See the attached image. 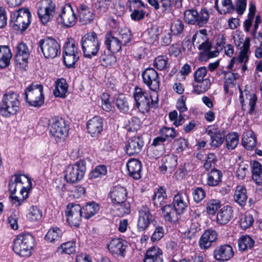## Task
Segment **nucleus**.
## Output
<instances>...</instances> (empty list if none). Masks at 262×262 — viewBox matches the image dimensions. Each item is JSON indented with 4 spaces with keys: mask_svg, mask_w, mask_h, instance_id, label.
I'll use <instances>...</instances> for the list:
<instances>
[{
    "mask_svg": "<svg viewBox=\"0 0 262 262\" xmlns=\"http://www.w3.org/2000/svg\"><path fill=\"white\" fill-rule=\"evenodd\" d=\"M31 180L25 175L14 174L11 177L9 184V189L11 193L12 202L19 206L28 197L31 190Z\"/></svg>",
    "mask_w": 262,
    "mask_h": 262,
    "instance_id": "obj_1",
    "label": "nucleus"
},
{
    "mask_svg": "<svg viewBox=\"0 0 262 262\" xmlns=\"http://www.w3.org/2000/svg\"><path fill=\"white\" fill-rule=\"evenodd\" d=\"M39 124L43 126L48 125L50 135L56 142L63 141L68 136L69 126L68 122L62 117L43 118Z\"/></svg>",
    "mask_w": 262,
    "mask_h": 262,
    "instance_id": "obj_2",
    "label": "nucleus"
},
{
    "mask_svg": "<svg viewBox=\"0 0 262 262\" xmlns=\"http://www.w3.org/2000/svg\"><path fill=\"white\" fill-rule=\"evenodd\" d=\"M135 105L140 111L147 112L150 106L156 107L158 106V96L156 92H153L150 95L142 89L136 87L134 92Z\"/></svg>",
    "mask_w": 262,
    "mask_h": 262,
    "instance_id": "obj_3",
    "label": "nucleus"
},
{
    "mask_svg": "<svg viewBox=\"0 0 262 262\" xmlns=\"http://www.w3.org/2000/svg\"><path fill=\"white\" fill-rule=\"evenodd\" d=\"M20 103L18 96L12 91H9L3 96L0 105V114L5 117L14 115L17 112Z\"/></svg>",
    "mask_w": 262,
    "mask_h": 262,
    "instance_id": "obj_4",
    "label": "nucleus"
},
{
    "mask_svg": "<svg viewBox=\"0 0 262 262\" xmlns=\"http://www.w3.org/2000/svg\"><path fill=\"white\" fill-rule=\"evenodd\" d=\"M43 89L41 84L32 83L29 85L24 93L26 102L31 106H41L45 101Z\"/></svg>",
    "mask_w": 262,
    "mask_h": 262,
    "instance_id": "obj_5",
    "label": "nucleus"
},
{
    "mask_svg": "<svg viewBox=\"0 0 262 262\" xmlns=\"http://www.w3.org/2000/svg\"><path fill=\"white\" fill-rule=\"evenodd\" d=\"M81 44L84 56L88 58L96 56L100 50V42L94 32H89L83 36Z\"/></svg>",
    "mask_w": 262,
    "mask_h": 262,
    "instance_id": "obj_6",
    "label": "nucleus"
},
{
    "mask_svg": "<svg viewBox=\"0 0 262 262\" xmlns=\"http://www.w3.org/2000/svg\"><path fill=\"white\" fill-rule=\"evenodd\" d=\"M31 14L27 8L15 11L11 16L10 25L13 29L23 32L30 24Z\"/></svg>",
    "mask_w": 262,
    "mask_h": 262,
    "instance_id": "obj_7",
    "label": "nucleus"
},
{
    "mask_svg": "<svg viewBox=\"0 0 262 262\" xmlns=\"http://www.w3.org/2000/svg\"><path fill=\"white\" fill-rule=\"evenodd\" d=\"M85 171V162L80 160L74 164L69 165L67 167L65 170L64 179L68 183H76L82 179Z\"/></svg>",
    "mask_w": 262,
    "mask_h": 262,
    "instance_id": "obj_8",
    "label": "nucleus"
},
{
    "mask_svg": "<svg viewBox=\"0 0 262 262\" xmlns=\"http://www.w3.org/2000/svg\"><path fill=\"white\" fill-rule=\"evenodd\" d=\"M37 14L43 24H46L53 18L56 5L52 0H40L37 4Z\"/></svg>",
    "mask_w": 262,
    "mask_h": 262,
    "instance_id": "obj_9",
    "label": "nucleus"
},
{
    "mask_svg": "<svg viewBox=\"0 0 262 262\" xmlns=\"http://www.w3.org/2000/svg\"><path fill=\"white\" fill-rule=\"evenodd\" d=\"M39 47L46 58H54L60 54V46L58 42L52 38H46L39 40Z\"/></svg>",
    "mask_w": 262,
    "mask_h": 262,
    "instance_id": "obj_10",
    "label": "nucleus"
},
{
    "mask_svg": "<svg viewBox=\"0 0 262 262\" xmlns=\"http://www.w3.org/2000/svg\"><path fill=\"white\" fill-rule=\"evenodd\" d=\"M143 82L154 92L160 88V77L157 72L152 68H146L142 73Z\"/></svg>",
    "mask_w": 262,
    "mask_h": 262,
    "instance_id": "obj_11",
    "label": "nucleus"
},
{
    "mask_svg": "<svg viewBox=\"0 0 262 262\" xmlns=\"http://www.w3.org/2000/svg\"><path fill=\"white\" fill-rule=\"evenodd\" d=\"M57 20L59 24L66 28H70L75 25L77 17L70 4L66 5L63 8L62 13L58 16Z\"/></svg>",
    "mask_w": 262,
    "mask_h": 262,
    "instance_id": "obj_12",
    "label": "nucleus"
},
{
    "mask_svg": "<svg viewBox=\"0 0 262 262\" xmlns=\"http://www.w3.org/2000/svg\"><path fill=\"white\" fill-rule=\"evenodd\" d=\"M67 222L71 226L78 227L82 215V209L78 204H69L66 210Z\"/></svg>",
    "mask_w": 262,
    "mask_h": 262,
    "instance_id": "obj_13",
    "label": "nucleus"
},
{
    "mask_svg": "<svg viewBox=\"0 0 262 262\" xmlns=\"http://www.w3.org/2000/svg\"><path fill=\"white\" fill-rule=\"evenodd\" d=\"M189 204V197L187 190H182L174 195L172 205L183 214L187 209Z\"/></svg>",
    "mask_w": 262,
    "mask_h": 262,
    "instance_id": "obj_14",
    "label": "nucleus"
},
{
    "mask_svg": "<svg viewBox=\"0 0 262 262\" xmlns=\"http://www.w3.org/2000/svg\"><path fill=\"white\" fill-rule=\"evenodd\" d=\"M139 217L138 219L137 227L139 231L145 230L153 221L154 217L150 213L149 209L143 206L139 209Z\"/></svg>",
    "mask_w": 262,
    "mask_h": 262,
    "instance_id": "obj_15",
    "label": "nucleus"
},
{
    "mask_svg": "<svg viewBox=\"0 0 262 262\" xmlns=\"http://www.w3.org/2000/svg\"><path fill=\"white\" fill-rule=\"evenodd\" d=\"M239 100L242 104V109L244 111H247L250 115H252L254 112L256 103L257 102V97L253 93L246 92V102L243 98V93L240 90Z\"/></svg>",
    "mask_w": 262,
    "mask_h": 262,
    "instance_id": "obj_16",
    "label": "nucleus"
},
{
    "mask_svg": "<svg viewBox=\"0 0 262 262\" xmlns=\"http://www.w3.org/2000/svg\"><path fill=\"white\" fill-rule=\"evenodd\" d=\"M144 144L141 137L135 136L128 140L126 145V152L130 156L138 154L141 151Z\"/></svg>",
    "mask_w": 262,
    "mask_h": 262,
    "instance_id": "obj_17",
    "label": "nucleus"
},
{
    "mask_svg": "<svg viewBox=\"0 0 262 262\" xmlns=\"http://www.w3.org/2000/svg\"><path fill=\"white\" fill-rule=\"evenodd\" d=\"M103 127V119L99 116L94 117L87 123L88 132L93 137H98L102 132Z\"/></svg>",
    "mask_w": 262,
    "mask_h": 262,
    "instance_id": "obj_18",
    "label": "nucleus"
},
{
    "mask_svg": "<svg viewBox=\"0 0 262 262\" xmlns=\"http://www.w3.org/2000/svg\"><path fill=\"white\" fill-rule=\"evenodd\" d=\"M206 133L210 136V145L212 147L220 146L225 140V135L223 132L214 129V126H208L206 129Z\"/></svg>",
    "mask_w": 262,
    "mask_h": 262,
    "instance_id": "obj_19",
    "label": "nucleus"
},
{
    "mask_svg": "<svg viewBox=\"0 0 262 262\" xmlns=\"http://www.w3.org/2000/svg\"><path fill=\"white\" fill-rule=\"evenodd\" d=\"M105 45L107 49L112 53H116L121 50L123 45L118 36L112 33H107L105 37Z\"/></svg>",
    "mask_w": 262,
    "mask_h": 262,
    "instance_id": "obj_20",
    "label": "nucleus"
},
{
    "mask_svg": "<svg viewBox=\"0 0 262 262\" xmlns=\"http://www.w3.org/2000/svg\"><path fill=\"white\" fill-rule=\"evenodd\" d=\"M162 215L164 220L169 222H175L179 220L180 212L170 204L166 205L162 207Z\"/></svg>",
    "mask_w": 262,
    "mask_h": 262,
    "instance_id": "obj_21",
    "label": "nucleus"
},
{
    "mask_svg": "<svg viewBox=\"0 0 262 262\" xmlns=\"http://www.w3.org/2000/svg\"><path fill=\"white\" fill-rule=\"evenodd\" d=\"M126 167L128 175L135 180L141 178L142 165L141 162L137 159H130L127 164Z\"/></svg>",
    "mask_w": 262,
    "mask_h": 262,
    "instance_id": "obj_22",
    "label": "nucleus"
},
{
    "mask_svg": "<svg viewBox=\"0 0 262 262\" xmlns=\"http://www.w3.org/2000/svg\"><path fill=\"white\" fill-rule=\"evenodd\" d=\"M77 10L79 21L82 25L88 24L93 20L94 17L93 11L88 6L81 5Z\"/></svg>",
    "mask_w": 262,
    "mask_h": 262,
    "instance_id": "obj_23",
    "label": "nucleus"
},
{
    "mask_svg": "<svg viewBox=\"0 0 262 262\" xmlns=\"http://www.w3.org/2000/svg\"><path fill=\"white\" fill-rule=\"evenodd\" d=\"M29 56V50L26 44L24 42L18 43L15 54L16 61L20 64L27 63Z\"/></svg>",
    "mask_w": 262,
    "mask_h": 262,
    "instance_id": "obj_24",
    "label": "nucleus"
},
{
    "mask_svg": "<svg viewBox=\"0 0 262 262\" xmlns=\"http://www.w3.org/2000/svg\"><path fill=\"white\" fill-rule=\"evenodd\" d=\"M232 207L226 206L222 208L217 212L216 222L221 225L227 224L233 217Z\"/></svg>",
    "mask_w": 262,
    "mask_h": 262,
    "instance_id": "obj_25",
    "label": "nucleus"
},
{
    "mask_svg": "<svg viewBox=\"0 0 262 262\" xmlns=\"http://www.w3.org/2000/svg\"><path fill=\"white\" fill-rule=\"evenodd\" d=\"M126 195L125 188L121 186H115L110 193V197L113 204L122 203L125 200Z\"/></svg>",
    "mask_w": 262,
    "mask_h": 262,
    "instance_id": "obj_26",
    "label": "nucleus"
},
{
    "mask_svg": "<svg viewBox=\"0 0 262 262\" xmlns=\"http://www.w3.org/2000/svg\"><path fill=\"white\" fill-rule=\"evenodd\" d=\"M234 254L232 247H218L214 251V257L219 261H226Z\"/></svg>",
    "mask_w": 262,
    "mask_h": 262,
    "instance_id": "obj_27",
    "label": "nucleus"
},
{
    "mask_svg": "<svg viewBox=\"0 0 262 262\" xmlns=\"http://www.w3.org/2000/svg\"><path fill=\"white\" fill-rule=\"evenodd\" d=\"M234 201L239 205L244 207L246 205L248 196L247 190L243 185H237L235 187L233 195Z\"/></svg>",
    "mask_w": 262,
    "mask_h": 262,
    "instance_id": "obj_28",
    "label": "nucleus"
},
{
    "mask_svg": "<svg viewBox=\"0 0 262 262\" xmlns=\"http://www.w3.org/2000/svg\"><path fill=\"white\" fill-rule=\"evenodd\" d=\"M215 7L220 14L231 13L234 10L231 0H215Z\"/></svg>",
    "mask_w": 262,
    "mask_h": 262,
    "instance_id": "obj_29",
    "label": "nucleus"
},
{
    "mask_svg": "<svg viewBox=\"0 0 262 262\" xmlns=\"http://www.w3.org/2000/svg\"><path fill=\"white\" fill-rule=\"evenodd\" d=\"M222 177V172L220 170L213 169L207 174L206 184L209 186H216L221 183Z\"/></svg>",
    "mask_w": 262,
    "mask_h": 262,
    "instance_id": "obj_30",
    "label": "nucleus"
},
{
    "mask_svg": "<svg viewBox=\"0 0 262 262\" xmlns=\"http://www.w3.org/2000/svg\"><path fill=\"white\" fill-rule=\"evenodd\" d=\"M12 56L11 50L8 46H0V68H6L10 64Z\"/></svg>",
    "mask_w": 262,
    "mask_h": 262,
    "instance_id": "obj_31",
    "label": "nucleus"
},
{
    "mask_svg": "<svg viewBox=\"0 0 262 262\" xmlns=\"http://www.w3.org/2000/svg\"><path fill=\"white\" fill-rule=\"evenodd\" d=\"M256 138L252 130L246 132L243 134L242 144L248 150H253L256 145Z\"/></svg>",
    "mask_w": 262,
    "mask_h": 262,
    "instance_id": "obj_32",
    "label": "nucleus"
},
{
    "mask_svg": "<svg viewBox=\"0 0 262 262\" xmlns=\"http://www.w3.org/2000/svg\"><path fill=\"white\" fill-rule=\"evenodd\" d=\"M68 86L64 79H58L55 84L53 94L56 97L64 98L68 91Z\"/></svg>",
    "mask_w": 262,
    "mask_h": 262,
    "instance_id": "obj_33",
    "label": "nucleus"
},
{
    "mask_svg": "<svg viewBox=\"0 0 262 262\" xmlns=\"http://www.w3.org/2000/svg\"><path fill=\"white\" fill-rule=\"evenodd\" d=\"M217 239V234L215 231L209 229L206 230L200 237L199 243L200 246H205L209 244L210 246Z\"/></svg>",
    "mask_w": 262,
    "mask_h": 262,
    "instance_id": "obj_34",
    "label": "nucleus"
},
{
    "mask_svg": "<svg viewBox=\"0 0 262 262\" xmlns=\"http://www.w3.org/2000/svg\"><path fill=\"white\" fill-rule=\"evenodd\" d=\"M99 210V205L94 202L87 203L82 208L83 216L85 219H89L96 214Z\"/></svg>",
    "mask_w": 262,
    "mask_h": 262,
    "instance_id": "obj_35",
    "label": "nucleus"
},
{
    "mask_svg": "<svg viewBox=\"0 0 262 262\" xmlns=\"http://www.w3.org/2000/svg\"><path fill=\"white\" fill-rule=\"evenodd\" d=\"M252 179L260 185L262 184V165L257 161H254L251 164Z\"/></svg>",
    "mask_w": 262,
    "mask_h": 262,
    "instance_id": "obj_36",
    "label": "nucleus"
},
{
    "mask_svg": "<svg viewBox=\"0 0 262 262\" xmlns=\"http://www.w3.org/2000/svg\"><path fill=\"white\" fill-rule=\"evenodd\" d=\"M161 29L157 25H152L145 32L147 36V40L149 43H153L157 40L159 35L161 33Z\"/></svg>",
    "mask_w": 262,
    "mask_h": 262,
    "instance_id": "obj_37",
    "label": "nucleus"
},
{
    "mask_svg": "<svg viewBox=\"0 0 262 262\" xmlns=\"http://www.w3.org/2000/svg\"><path fill=\"white\" fill-rule=\"evenodd\" d=\"M14 244L15 246L34 245V238L31 234L23 233L16 236L14 240Z\"/></svg>",
    "mask_w": 262,
    "mask_h": 262,
    "instance_id": "obj_38",
    "label": "nucleus"
},
{
    "mask_svg": "<svg viewBox=\"0 0 262 262\" xmlns=\"http://www.w3.org/2000/svg\"><path fill=\"white\" fill-rule=\"evenodd\" d=\"M196 82L198 83L193 84L192 92L198 95L205 93L210 88L211 82L208 78Z\"/></svg>",
    "mask_w": 262,
    "mask_h": 262,
    "instance_id": "obj_39",
    "label": "nucleus"
},
{
    "mask_svg": "<svg viewBox=\"0 0 262 262\" xmlns=\"http://www.w3.org/2000/svg\"><path fill=\"white\" fill-rule=\"evenodd\" d=\"M202 40V41L199 40H196L195 42V43L198 45V49L207 53L208 54V57L209 58L216 56L218 54V52H215L214 53L210 52V50L211 47V45L210 42L208 41L207 39Z\"/></svg>",
    "mask_w": 262,
    "mask_h": 262,
    "instance_id": "obj_40",
    "label": "nucleus"
},
{
    "mask_svg": "<svg viewBox=\"0 0 262 262\" xmlns=\"http://www.w3.org/2000/svg\"><path fill=\"white\" fill-rule=\"evenodd\" d=\"M114 206L116 215L121 216L130 213V204L125 200L122 203L114 204Z\"/></svg>",
    "mask_w": 262,
    "mask_h": 262,
    "instance_id": "obj_41",
    "label": "nucleus"
},
{
    "mask_svg": "<svg viewBox=\"0 0 262 262\" xmlns=\"http://www.w3.org/2000/svg\"><path fill=\"white\" fill-rule=\"evenodd\" d=\"M250 39L249 37H246L238 57V61L240 63L247 62L248 60V53H250Z\"/></svg>",
    "mask_w": 262,
    "mask_h": 262,
    "instance_id": "obj_42",
    "label": "nucleus"
},
{
    "mask_svg": "<svg viewBox=\"0 0 262 262\" xmlns=\"http://www.w3.org/2000/svg\"><path fill=\"white\" fill-rule=\"evenodd\" d=\"M166 198L167 195L165 190L163 187H160L158 189L157 191L155 192L153 197L154 205L157 207L161 206Z\"/></svg>",
    "mask_w": 262,
    "mask_h": 262,
    "instance_id": "obj_43",
    "label": "nucleus"
},
{
    "mask_svg": "<svg viewBox=\"0 0 262 262\" xmlns=\"http://www.w3.org/2000/svg\"><path fill=\"white\" fill-rule=\"evenodd\" d=\"M226 147L229 150L234 149L239 142L238 135L236 133L228 134L225 139Z\"/></svg>",
    "mask_w": 262,
    "mask_h": 262,
    "instance_id": "obj_44",
    "label": "nucleus"
},
{
    "mask_svg": "<svg viewBox=\"0 0 262 262\" xmlns=\"http://www.w3.org/2000/svg\"><path fill=\"white\" fill-rule=\"evenodd\" d=\"M117 36L123 46H126L131 41L132 34L129 29L125 28L119 30Z\"/></svg>",
    "mask_w": 262,
    "mask_h": 262,
    "instance_id": "obj_45",
    "label": "nucleus"
},
{
    "mask_svg": "<svg viewBox=\"0 0 262 262\" xmlns=\"http://www.w3.org/2000/svg\"><path fill=\"white\" fill-rule=\"evenodd\" d=\"M62 235V231L57 227H53L50 229L45 236V239L49 242L52 243L57 241Z\"/></svg>",
    "mask_w": 262,
    "mask_h": 262,
    "instance_id": "obj_46",
    "label": "nucleus"
},
{
    "mask_svg": "<svg viewBox=\"0 0 262 262\" xmlns=\"http://www.w3.org/2000/svg\"><path fill=\"white\" fill-rule=\"evenodd\" d=\"M209 18V14L207 10L205 8L201 9L199 12L198 11L196 25L200 27H203L208 23Z\"/></svg>",
    "mask_w": 262,
    "mask_h": 262,
    "instance_id": "obj_47",
    "label": "nucleus"
},
{
    "mask_svg": "<svg viewBox=\"0 0 262 262\" xmlns=\"http://www.w3.org/2000/svg\"><path fill=\"white\" fill-rule=\"evenodd\" d=\"M159 134L162 136L165 140H172L177 136L176 129L173 127L164 126L159 129Z\"/></svg>",
    "mask_w": 262,
    "mask_h": 262,
    "instance_id": "obj_48",
    "label": "nucleus"
},
{
    "mask_svg": "<svg viewBox=\"0 0 262 262\" xmlns=\"http://www.w3.org/2000/svg\"><path fill=\"white\" fill-rule=\"evenodd\" d=\"M63 55L79 56L78 48L73 39H68L64 47Z\"/></svg>",
    "mask_w": 262,
    "mask_h": 262,
    "instance_id": "obj_49",
    "label": "nucleus"
},
{
    "mask_svg": "<svg viewBox=\"0 0 262 262\" xmlns=\"http://www.w3.org/2000/svg\"><path fill=\"white\" fill-rule=\"evenodd\" d=\"M115 103L117 108L124 113L129 110L128 103L123 95L120 94L115 97Z\"/></svg>",
    "mask_w": 262,
    "mask_h": 262,
    "instance_id": "obj_50",
    "label": "nucleus"
},
{
    "mask_svg": "<svg viewBox=\"0 0 262 262\" xmlns=\"http://www.w3.org/2000/svg\"><path fill=\"white\" fill-rule=\"evenodd\" d=\"M27 217L31 222L39 221L42 217V211L37 206H32L30 208Z\"/></svg>",
    "mask_w": 262,
    "mask_h": 262,
    "instance_id": "obj_51",
    "label": "nucleus"
},
{
    "mask_svg": "<svg viewBox=\"0 0 262 262\" xmlns=\"http://www.w3.org/2000/svg\"><path fill=\"white\" fill-rule=\"evenodd\" d=\"M163 252L159 247H151L147 250L144 257L152 259H163Z\"/></svg>",
    "mask_w": 262,
    "mask_h": 262,
    "instance_id": "obj_52",
    "label": "nucleus"
},
{
    "mask_svg": "<svg viewBox=\"0 0 262 262\" xmlns=\"http://www.w3.org/2000/svg\"><path fill=\"white\" fill-rule=\"evenodd\" d=\"M198 11L194 9L186 10L184 13L185 21L190 25H196Z\"/></svg>",
    "mask_w": 262,
    "mask_h": 262,
    "instance_id": "obj_53",
    "label": "nucleus"
},
{
    "mask_svg": "<svg viewBox=\"0 0 262 262\" xmlns=\"http://www.w3.org/2000/svg\"><path fill=\"white\" fill-rule=\"evenodd\" d=\"M184 29V24L182 20L177 19L170 26V31L174 36L181 35Z\"/></svg>",
    "mask_w": 262,
    "mask_h": 262,
    "instance_id": "obj_54",
    "label": "nucleus"
},
{
    "mask_svg": "<svg viewBox=\"0 0 262 262\" xmlns=\"http://www.w3.org/2000/svg\"><path fill=\"white\" fill-rule=\"evenodd\" d=\"M106 173V167L104 165H100L90 172L89 177L91 179H96L105 176Z\"/></svg>",
    "mask_w": 262,
    "mask_h": 262,
    "instance_id": "obj_55",
    "label": "nucleus"
},
{
    "mask_svg": "<svg viewBox=\"0 0 262 262\" xmlns=\"http://www.w3.org/2000/svg\"><path fill=\"white\" fill-rule=\"evenodd\" d=\"M154 66L159 70H162L169 67L168 58L166 56H159L156 58Z\"/></svg>",
    "mask_w": 262,
    "mask_h": 262,
    "instance_id": "obj_56",
    "label": "nucleus"
},
{
    "mask_svg": "<svg viewBox=\"0 0 262 262\" xmlns=\"http://www.w3.org/2000/svg\"><path fill=\"white\" fill-rule=\"evenodd\" d=\"M254 222L253 215L246 213L240 220V226L243 229H247L252 226Z\"/></svg>",
    "mask_w": 262,
    "mask_h": 262,
    "instance_id": "obj_57",
    "label": "nucleus"
},
{
    "mask_svg": "<svg viewBox=\"0 0 262 262\" xmlns=\"http://www.w3.org/2000/svg\"><path fill=\"white\" fill-rule=\"evenodd\" d=\"M111 0H96L94 6L99 13L105 12L111 5Z\"/></svg>",
    "mask_w": 262,
    "mask_h": 262,
    "instance_id": "obj_58",
    "label": "nucleus"
},
{
    "mask_svg": "<svg viewBox=\"0 0 262 262\" xmlns=\"http://www.w3.org/2000/svg\"><path fill=\"white\" fill-rule=\"evenodd\" d=\"M13 251L20 256H30L32 253V247H12Z\"/></svg>",
    "mask_w": 262,
    "mask_h": 262,
    "instance_id": "obj_59",
    "label": "nucleus"
},
{
    "mask_svg": "<svg viewBox=\"0 0 262 262\" xmlns=\"http://www.w3.org/2000/svg\"><path fill=\"white\" fill-rule=\"evenodd\" d=\"M174 146L177 152H181L186 149L188 146V142L185 138L180 137L174 140Z\"/></svg>",
    "mask_w": 262,
    "mask_h": 262,
    "instance_id": "obj_60",
    "label": "nucleus"
},
{
    "mask_svg": "<svg viewBox=\"0 0 262 262\" xmlns=\"http://www.w3.org/2000/svg\"><path fill=\"white\" fill-rule=\"evenodd\" d=\"M220 207V202L219 200H212L208 203L206 207L207 212L209 214H214Z\"/></svg>",
    "mask_w": 262,
    "mask_h": 262,
    "instance_id": "obj_61",
    "label": "nucleus"
},
{
    "mask_svg": "<svg viewBox=\"0 0 262 262\" xmlns=\"http://www.w3.org/2000/svg\"><path fill=\"white\" fill-rule=\"evenodd\" d=\"M63 62L68 68H72L79 59V56L63 55Z\"/></svg>",
    "mask_w": 262,
    "mask_h": 262,
    "instance_id": "obj_62",
    "label": "nucleus"
},
{
    "mask_svg": "<svg viewBox=\"0 0 262 262\" xmlns=\"http://www.w3.org/2000/svg\"><path fill=\"white\" fill-rule=\"evenodd\" d=\"M207 73V68L205 67L199 68L194 73L195 82H199L204 80Z\"/></svg>",
    "mask_w": 262,
    "mask_h": 262,
    "instance_id": "obj_63",
    "label": "nucleus"
},
{
    "mask_svg": "<svg viewBox=\"0 0 262 262\" xmlns=\"http://www.w3.org/2000/svg\"><path fill=\"white\" fill-rule=\"evenodd\" d=\"M216 162V157L214 154L210 153L207 155L204 164V167L206 170H209L214 166Z\"/></svg>",
    "mask_w": 262,
    "mask_h": 262,
    "instance_id": "obj_64",
    "label": "nucleus"
}]
</instances>
